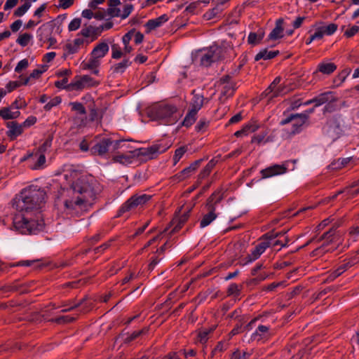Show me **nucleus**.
I'll return each mask as SVG.
<instances>
[{
	"label": "nucleus",
	"mask_w": 359,
	"mask_h": 359,
	"mask_svg": "<svg viewBox=\"0 0 359 359\" xmlns=\"http://www.w3.org/2000/svg\"><path fill=\"white\" fill-rule=\"evenodd\" d=\"M81 25V19L76 18L73 19L68 25V29L69 32L77 30Z\"/></svg>",
	"instance_id": "nucleus-56"
},
{
	"label": "nucleus",
	"mask_w": 359,
	"mask_h": 359,
	"mask_svg": "<svg viewBox=\"0 0 359 359\" xmlns=\"http://www.w3.org/2000/svg\"><path fill=\"white\" fill-rule=\"evenodd\" d=\"M29 66V61L27 59H23L20 60L15 68V72L20 73L22 70L27 69Z\"/></svg>",
	"instance_id": "nucleus-59"
},
{
	"label": "nucleus",
	"mask_w": 359,
	"mask_h": 359,
	"mask_svg": "<svg viewBox=\"0 0 359 359\" xmlns=\"http://www.w3.org/2000/svg\"><path fill=\"white\" fill-rule=\"evenodd\" d=\"M337 65L333 62H323L318 65L317 69L313 74L320 72L323 74L330 75L332 74L337 69Z\"/></svg>",
	"instance_id": "nucleus-26"
},
{
	"label": "nucleus",
	"mask_w": 359,
	"mask_h": 359,
	"mask_svg": "<svg viewBox=\"0 0 359 359\" xmlns=\"http://www.w3.org/2000/svg\"><path fill=\"white\" fill-rule=\"evenodd\" d=\"M131 64L132 62H130L129 59H123L121 62L115 64L111 69L114 73L122 74Z\"/></svg>",
	"instance_id": "nucleus-36"
},
{
	"label": "nucleus",
	"mask_w": 359,
	"mask_h": 359,
	"mask_svg": "<svg viewBox=\"0 0 359 359\" xmlns=\"http://www.w3.org/2000/svg\"><path fill=\"white\" fill-rule=\"evenodd\" d=\"M191 94L193 97L190 103V109H195V111H198L203 106L205 98L203 95L196 93V90H193Z\"/></svg>",
	"instance_id": "nucleus-27"
},
{
	"label": "nucleus",
	"mask_w": 359,
	"mask_h": 359,
	"mask_svg": "<svg viewBox=\"0 0 359 359\" xmlns=\"http://www.w3.org/2000/svg\"><path fill=\"white\" fill-rule=\"evenodd\" d=\"M32 39V34L29 33H24L18 36V38L16 40V42L20 46L25 47L28 45Z\"/></svg>",
	"instance_id": "nucleus-44"
},
{
	"label": "nucleus",
	"mask_w": 359,
	"mask_h": 359,
	"mask_svg": "<svg viewBox=\"0 0 359 359\" xmlns=\"http://www.w3.org/2000/svg\"><path fill=\"white\" fill-rule=\"evenodd\" d=\"M95 139V144L90 149V153L95 156H103L109 151L111 138L97 136Z\"/></svg>",
	"instance_id": "nucleus-10"
},
{
	"label": "nucleus",
	"mask_w": 359,
	"mask_h": 359,
	"mask_svg": "<svg viewBox=\"0 0 359 359\" xmlns=\"http://www.w3.org/2000/svg\"><path fill=\"white\" fill-rule=\"evenodd\" d=\"M226 348H227V344L226 342L219 341L217 344V345L215 346V347L213 348V350L212 351L211 357H213V355L217 352H222L224 350H226Z\"/></svg>",
	"instance_id": "nucleus-58"
},
{
	"label": "nucleus",
	"mask_w": 359,
	"mask_h": 359,
	"mask_svg": "<svg viewBox=\"0 0 359 359\" xmlns=\"http://www.w3.org/2000/svg\"><path fill=\"white\" fill-rule=\"evenodd\" d=\"M340 235L337 231V226H333L330 229L329 231L325 232L318 239V242L325 241L323 244H325V247L329 245L330 243L336 242L339 240Z\"/></svg>",
	"instance_id": "nucleus-16"
},
{
	"label": "nucleus",
	"mask_w": 359,
	"mask_h": 359,
	"mask_svg": "<svg viewBox=\"0 0 359 359\" xmlns=\"http://www.w3.org/2000/svg\"><path fill=\"white\" fill-rule=\"evenodd\" d=\"M269 326L259 325L255 332L251 336L252 340L260 341L270 337Z\"/></svg>",
	"instance_id": "nucleus-22"
},
{
	"label": "nucleus",
	"mask_w": 359,
	"mask_h": 359,
	"mask_svg": "<svg viewBox=\"0 0 359 359\" xmlns=\"http://www.w3.org/2000/svg\"><path fill=\"white\" fill-rule=\"evenodd\" d=\"M271 245L268 241H260L251 250V252L239 262V264L245 266L251 263L260 257L265 250Z\"/></svg>",
	"instance_id": "nucleus-9"
},
{
	"label": "nucleus",
	"mask_w": 359,
	"mask_h": 359,
	"mask_svg": "<svg viewBox=\"0 0 359 359\" xmlns=\"http://www.w3.org/2000/svg\"><path fill=\"white\" fill-rule=\"evenodd\" d=\"M136 158L133 151H130L126 154H117L113 157V161L116 163L121 164H130L133 163V160Z\"/></svg>",
	"instance_id": "nucleus-28"
},
{
	"label": "nucleus",
	"mask_w": 359,
	"mask_h": 359,
	"mask_svg": "<svg viewBox=\"0 0 359 359\" xmlns=\"http://www.w3.org/2000/svg\"><path fill=\"white\" fill-rule=\"evenodd\" d=\"M355 188V189H353V188H351L350 185L342 189L346 193V198H353L359 194V187H356Z\"/></svg>",
	"instance_id": "nucleus-50"
},
{
	"label": "nucleus",
	"mask_w": 359,
	"mask_h": 359,
	"mask_svg": "<svg viewBox=\"0 0 359 359\" xmlns=\"http://www.w3.org/2000/svg\"><path fill=\"white\" fill-rule=\"evenodd\" d=\"M283 18H279L276 22L275 27L269 35V39L277 40L283 37Z\"/></svg>",
	"instance_id": "nucleus-20"
},
{
	"label": "nucleus",
	"mask_w": 359,
	"mask_h": 359,
	"mask_svg": "<svg viewBox=\"0 0 359 359\" xmlns=\"http://www.w3.org/2000/svg\"><path fill=\"white\" fill-rule=\"evenodd\" d=\"M70 104L72 107V109L73 111L78 112L81 115H84L86 114V108L81 102H71Z\"/></svg>",
	"instance_id": "nucleus-54"
},
{
	"label": "nucleus",
	"mask_w": 359,
	"mask_h": 359,
	"mask_svg": "<svg viewBox=\"0 0 359 359\" xmlns=\"http://www.w3.org/2000/svg\"><path fill=\"white\" fill-rule=\"evenodd\" d=\"M187 147L186 146H182L179 148H177L175 151L173 156V162L174 165H175L181 159V158L184 156V154L187 152Z\"/></svg>",
	"instance_id": "nucleus-43"
},
{
	"label": "nucleus",
	"mask_w": 359,
	"mask_h": 359,
	"mask_svg": "<svg viewBox=\"0 0 359 359\" xmlns=\"http://www.w3.org/2000/svg\"><path fill=\"white\" fill-rule=\"evenodd\" d=\"M62 102V99L59 96H56L51 99L44 106L43 109L45 111H50L53 107L57 106Z\"/></svg>",
	"instance_id": "nucleus-51"
},
{
	"label": "nucleus",
	"mask_w": 359,
	"mask_h": 359,
	"mask_svg": "<svg viewBox=\"0 0 359 359\" xmlns=\"http://www.w3.org/2000/svg\"><path fill=\"white\" fill-rule=\"evenodd\" d=\"M264 37V34H257L256 32H250L248 37V42L252 45L259 44Z\"/></svg>",
	"instance_id": "nucleus-42"
},
{
	"label": "nucleus",
	"mask_w": 359,
	"mask_h": 359,
	"mask_svg": "<svg viewBox=\"0 0 359 359\" xmlns=\"http://www.w3.org/2000/svg\"><path fill=\"white\" fill-rule=\"evenodd\" d=\"M191 208H187L184 212L180 215L177 218L173 219V222L176 223V225L173 228L172 231L176 232L180 230L184 224L187 222L188 219L190 217V212L191 211Z\"/></svg>",
	"instance_id": "nucleus-23"
},
{
	"label": "nucleus",
	"mask_w": 359,
	"mask_h": 359,
	"mask_svg": "<svg viewBox=\"0 0 359 359\" xmlns=\"http://www.w3.org/2000/svg\"><path fill=\"white\" fill-rule=\"evenodd\" d=\"M177 111L174 105L160 104L150 107L147 114L152 120L159 121L165 125H172L177 121Z\"/></svg>",
	"instance_id": "nucleus-3"
},
{
	"label": "nucleus",
	"mask_w": 359,
	"mask_h": 359,
	"mask_svg": "<svg viewBox=\"0 0 359 359\" xmlns=\"http://www.w3.org/2000/svg\"><path fill=\"white\" fill-rule=\"evenodd\" d=\"M203 161V159L201 158L194 161L189 166L184 168L182 171L176 174L174 177L180 182L186 180L196 172V170L201 166Z\"/></svg>",
	"instance_id": "nucleus-13"
},
{
	"label": "nucleus",
	"mask_w": 359,
	"mask_h": 359,
	"mask_svg": "<svg viewBox=\"0 0 359 359\" xmlns=\"http://www.w3.org/2000/svg\"><path fill=\"white\" fill-rule=\"evenodd\" d=\"M259 128V125L257 123V121L251 120L249 123L244 125L241 130H237L234 133V135L237 137L245 136L250 133L257 131Z\"/></svg>",
	"instance_id": "nucleus-18"
},
{
	"label": "nucleus",
	"mask_w": 359,
	"mask_h": 359,
	"mask_svg": "<svg viewBox=\"0 0 359 359\" xmlns=\"http://www.w3.org/2000/svg\"><path fill=\"white\" fill-rule=\"evenodd\" d=\"M236 88V83L235 82L225 84L222 90V95L227 97H231L233 95Z\"/></svg>",
	"instance_id": "nucleus-39"
},
{
	"label": "nucleus",
	"mask_w": 359,
	"mask_h": 359,
	"mask_svg": "<svg viewBox=\"0 0 359 359\" xmlns=\"http://www.w3.org/2000/svg\"><path fill=\"white\" fill-rule=\"evenodd\" d=\"M197 113L195 109H189L182 121V126L187 128L192 126L196 120Z\"/></svg>",
	"instance_id": "nucleus-33"
},
{
	"label": "nucleus",
	"mask_w": 359,
	"mask_h": 359,
	"mask_svg": "<svg viewBox=\"0 0 359 359\" xmlns=\"http://www.w3.org/2000/svg\"><path fill=\"white\" fill-rule=\"evenodd\" d=\"M344 121L342 116L336 114L327 118L323 128V132L325 136L334 141L344 134Z\"/></svg>",
	"instance_id": "nucleus-4"
},
{
	"label": "nucleus",
	"mask_w": 359,
	"mask_h": 359,
	"mask_svg": "<svg viewBox=\"0 0 359 359\" xmlns=\"http://www.w3.org/2000/svg\"><path fill=\"white\" fill-rule=\"evenodd\" d=\"M54 27L53 21H50L42 25L38 29L41 33L39 34V40L42 41L44 39L49 42V46L54 45L56 43V39L50 36Z\"/></svg>",
	"instance_id": "nucleus-12"
},
{
	"label": "nucleus",
	"mask_w": 359,
	"mask_h": 359,
	"mask_svg": "<svg viewBox=\"0 0 359 359\" xmlns=\"http://www.w3.org/2000/svg\"><path fill=\"white\" fill-rule=\"evenodd\" d=\"M339 100L335 93L332 91H327L320 93L318 96L313 98V101L315 102L314 107H319L324 104H327L329 101Z\"/></svg>",
	"instance_id": "nucleus-17"
},
{
	"label": "nucleus",
	"mask_w": 359,
	"mask_h": 359,
	"mask_svg": "<svg viewBox=\"0 0 359 359\" xmlns=\"http://www.w3.org/2000/svg\"><path fill=\"white\" fill-rule=\"evenodd\" d=\"M222 9L219 6H216L211 10H209L204 14V17L207 20H212L215 18H219L222 15Z\"/></svg>",
	"instance_id": "nucleus-40"
},
{
	"label": "nucleus",
	"mask_w": 359,
	"mask_h": 359,
	"mask_svg": "<svg viewBox=\"0 0 359 359\" xmlns=\"http://www.w3.org/2000/svg\"><path fill=\"white\" fill-rule=\"evenodd\" d=\"M52 139L48 138L46 140V141L36 150V151L39 153H43L45 154L46 150L50 147L51 146Z\"/></svg>",
	"instance_id": "nucleus-62"
},
{
	"label": "nucleus",
	"mask_w": 359,
	"mask_h": 359,
	"mask_svg": "<svg viewBox=\"0 0 359 359\" xmlns=\"http://www.w3.org/2000/svg\"><path fill=\"white\" fill-rule=\"evenodd\" d=\"M217 163V161L215 158H212L207 163L204 168L198 175L196 186H198L201 183L202 180L210 174L212 169L215 167Z\"/></svg>",
	"instance_id": "nucleus-21"
},
{
	"label": "nucleus",
	"mask_w": 359,
	"mask_h": 359,
	"mask_svg": "<svg viewBox=\"0 0 359 359\" xmlns=\"http://www.w3.org/2000/svg\"><path fill=\"white\" fill-rule=\"evenodd\" d=\"M76 320V318L70 316H62L55 319H52V322H55L57 324H67L70 323Z\"/></svg>",
	"instance_id": "nucleus-46"
},
{
	"label": "nucleus",
	"mask_w": 359,
	"mask_h": 359,
	"mask_svg": "<svg viewBox=\"0 0 359 359\" xmlns=\"http://www.w3.org/2000/svg\"><path fill=\"white\" fill-rule=\"evenodd\" d=\"M12 108L3 107L0 109V116L4 120L15 119L20 116V112L19 111H12Z\"/></svg>",
	"instance_id": "nucleus-31"
},
{
	"label": "nucleus",
	"mask_w": 359,
	"mask_h": 359,
	"mask_svg": "<svg viewBox=\"0 0 359 359\" xmlns=\"http://www.w3.org/2000/svg\"><path fill=\"white\" fill-rule=\"evenodd\" d=\"M30 6H31L30 2H28V1L25 2L23 5L18 7L15 11L14 15L18 16V17L22 16L27 11V10L30 8Z\"/></svg>",
	"instance_id": "nucleus-53"
},
{
	"label": "nucleus",
	"mask_w": 359,
	"mask_h": 359,
	"mask_svg": "<svg viewBox=\"0 0 359 359\" xmlns=\"http://www.w3.org/2000/svg\"><path fill=\"white\" fill-rule=\"evenodd\" d=\"M70 189L73 194L77 196L65 201V206L69 210H86L93 204L100 191L97 182L92 176L86 175L81 176L74 181Z\"/></svg>",
	"instance_id": "nucleus-2"
},
{
	"label": "nucleus",
	"mask_w": 359,
	"mask_h": 359,
	"mask_svg": "<svg viewBox=\"0 0 359 359\" xmlns=\"http://www.w3.org/2000/svg\"><path fill=\"white\" fill-rule=\"evenodd\" d=\"M323 31V33L325 35H332L333 34L338 28V25L335 23H330L327 26H323L320 27Z\"/></svg>",
	"instance_id": "nucleus-52"
},
{
	"label": "nucleus",
	"mask_w": 359,
	"mask_h": 359,
	"mask_svg": "<svg viewBox=\"0 0 359 359\" xmlns=\"http://www.w3.org/2000/svg\"><path fill=\"white\" fill-rule=\"evenodd\" d=\"M209 123L210 122L208 121H207L206 118H201L195 127L196 130L199 132V131L206 129L209 126Z\"/></svg>",
	"instance_id": "nucleus-60"
},
{
	"label": "nucleus",
	"mask_w": 359,
	"mask_h": 359,
	"mask_svg": "<svg viewBox=\"0 0 359 359\" xmlns=\"http://www.w3.org/2000/svg\"><path fill=\"white\" fill-rule=\"evenodd\" d=\"M83 83L84 85V88L95 87L99 85V82L96 81L93 78L88 75H83Z\"/></svg>",
	"instance_id": "nucleus-47"
},
{
	"label": "nucleus",
	"mask_w": 359,
	"mask_h": 359,
	"mask_svg": "<svg viewBox=\"0 0 359 359\" xmlns=\"http://www.w3.org/2000/svg\"><path fill=\"white\" fill-rule=\"evenodd\" d=\"M6 125L8 128V130L6 132V135L11 141L15 140L23 133L22 125L18 123L17 121H8Z\"/></svg>",
	"instance_id": "nucleus-15"
},
{
	"label": "nucleus",
	"mask_w": 359,
	"mask_h": 359,
	"mask_svg": "<svg viewBox=\"0 0 359 359\" xmlns=\"http://www.w3.org/2000/svg\"><path fill=\"white\" fill-rule=\"evenodd\" d=\"M245 323L243 318H241L239 319L238 322L236 323V325L234 326V327L232 329V330L229 332V335L231 337L235 336L239 333H241L244 331L243 325Z\"/></svg>",
	"instance_id": "nucleus-48"
},
{
	"label": "nucleus",
	"mask_w": 359,
	"mask_h": 359,
	"mask_svg": "<svg viewBox=\"0 0 359 359\" xmlns=\"http://www.w3.org/2000/svg\"><path fill=\"white\" fill-rule=\"evenodd\" d=\"M223 199V194L221 190L214 191L207 199L205 208L208 213L205 214L200 221V227L205 228L213 222L217 217L215 213L216 206Z\"/></svg>",
	"instance_id": "nucleus-5"
},
{
	"label": "nucleus",
	"mask_w": 359,
	"mask_h": 359,
	"mask_svg": "<svg viewBox=\"0 0 359 359\" xmlns=\"http://www.w3.org/2000/svg\"><path fill=\"white\" fill-rule=\"evenodd\" d=\"M348 72L346 70L341 71L334 79V83L337 86L341 85L348 76Z\"/></svg>",
	"instance_id": "nucleus-57"
},
{
	"label": "nucleus",
	"mask_w": 359,
	"mask_h": 359,
	"mask_svg": "<svg viewBox=\"0 0 359 359\" xmlns=\"http://www.w3.org/2000/svg\"><path fill=\"white\" fill-rule=\"evenodd\" d=\"M280 54L279 50H268L267 48L261 50L255 57V61L260 60H270L276 57Z\"/></svg>",
	"instance_id": "nucleus-29"
},
{
	"label": "nucleus",
	"mask_w": 359,
	"mask_h": 359,
	"mask_svg": "<svg viewBox=\"0 0 359 359\" xmlns=\"http://www.w3.org/2000/svg\"><path fill=\"white\" fill-rule=\"evenodd\" d=\"M250 354L246 352L241 353L239 350H236L232 353L231 359H247Z\"/></svg>",
	"instance_id": "nucleus-64"
},
{
	"label": "nucleus",
	"mask_w": 359,
	"mask_h": 359,
	"mask_svg": "<svg viewBox=\"0 0 359 359\" xmlns=\"http://www.w3.org/2000/svg\"><path fill=\"white\" fill-rule=\"evenodd\" d=\"M168 20V17L166 14H163L158 18L149 20L146 24V32L149 33L151 31L160 27L163 23Z\"/></svg>",
	"instance_id": "nucleus-19"
},
{
	"label": "nucleus",
	"mask_w": 359,
	"mask_h": 359,
	"mask_svg": "<svg viewBox=\"0 0 359 359\" xmlns=\"http://www.w3.org/2000/svg\"><path fill=\"white\" fill-rule=\"evenodd\" d=\"M286 163L287 162L281 165L274 164L264 169H262L260 171L262 178L266 179L286 173L288 170Z\"/></svg>",
	"instance_id": "nucleus-11"
},
{
	"label": "nucleus",
	"mask_w": 359,
	"mask_h": 359,
	"mask_svg": "<svg viewBox=\"0 0 359 359\" xmlns=\"http://www.w3.org/2000/svg\"><path fill=\"white\" fill-rule=\"evenodd\" d=\"M84 89L83 76H76L74 79L68 84L67 90H81Z\"/></svg>",
	"instance_id": "nucleus-34"
},
{
	"label": "nucleus",
	"mask_w": 359,
	"mask_h": 359,
	"mask_svg": "<svg viewBox=\"0 0 359 359\" xmlns=\"http://www.w3.org/2000/svg\"><path fill=\"white\" fill-rule=\"evenodd\" d=\"M21 86V81H9L6 86V88L7 89L6 92L7 93H11L12 91H13L14 90H15L17 88Z\"/></svg>",
	"instance_id": "nucleus-63"
},
{
	"label": "nucleus",
	"mask_w": 359,
	"mask_h": 359,
	"mask_svg": "<svg viewBox=\"0 0 359 359\" xmlns=\"http://www.w3.org/2000/svg\"><path fill=\"white\" fill-rule=\"evenodd\" d=\"M166 149L161 147V144H155L147 148H139L133 150V153L136 158L141 161H147L156 158L158 155L165 152Z\"/></svg>",
	"instance_id": "nucleus-8"
},
{
	"label": "nucleus",
	"mask_w": 359,
	"mask_h": 359,
	"mask_svg": "<svg viewBox=\"0 0 359 359\" xmlns=\"http://www.w3.org/2000/svg\"><path fill=\"white\" fill-rule=\"evenodd\" d=\"M308 118V115L305 114H299V117L292 121V130L290 133L292 135L299 133L302 130V127Z\"/></svg>",
	"instance_id": "nucleus-24"
},
{
	"label": "nucleus",
	"mask_w": 359,
	"mask_h": 359,
	"mask_svg": "<svg viewBox=\"0 0 359 359\" xmlns=\"http://www.w3.org/2000/svg\"><path fill=\"white\" fill-rule=\"evenodd\" d=\"M148 332H149V328L147 327H144L140 330L134 331L132 334H129L126 338H124L123 344H129L133 341L137 339L140 336L147 334L148 333Z\"/></svg>",
	"instance_id": "nucleus-32"
},
{
	"label": "nucleus",
	"mask_w": 359,
	"mask_h": 359,
	"mask_svg": "<svg viewBox=\"0 0 359 359\" xmlns=\"http://www.w3.org/2000/svg\"><path fill=\"white\" fill-rule=\"evenodd\" d=\"M46 192L41 189L29 187L23 189L14 199L13 207L20 212L13 219L15 228L22 234H36L44 228L43 219H34L28 213L41 208L45 203Z\"/></svg>",
	"instance_id": "nucleus-1"
},
{
	"label": "nucleus",
	"mask_w": 359,
	"mask_h": 359,
	"mask_svg": "<svg viewBox=\"0 0 359 359\" xmlns=\"http://www.w3.org/2000/svg\"><path fill=\"white\" fill-rule=\"evenodd\" d=\"M354 262L353 260L344 261V263L341 264L335 270L332 271L327 278L324 281L325 283H330L335 280L339 276H341L343 273L350 269L351 266L354 265Z\"/></svg>",
	"instance_id": "nucleus-14"
},
{
	"label": "nucleus",
	"mask_w": 359,
	"mask_h": 359,
	"mask_svg": "<svg viewBox=\"0 0 359 359\" xmlns=\"http://www.w3.org/2000/svg\"><path fill=\"white\" fill-rule=\"evenodd\" d=\"M100 60L97 58L91 56V57L86 62H83V68L85 69H90L93 71L94 74L97 75L99 73V70L97 67L100 66Z\"/></svg>",
	"instance_id": "nucleus-30"
},
{
	"label": "nucleus",
	"mask_w": 359,
	"mask_h": 359,
	"mask_svg": "<svg viewBox=\"0 0 359 359\" xmlns=\"http://www.w3.org/2000/svg\"><path fill=\"white\" fill-rule=\"evenodd\" d=\"M278 237V235H277L276 231L273 230V231H269V232L266 233L265 234H264L260 238L259 240H260V241H268L269 243H271V241H272Z\"/></svg>",
	"instance_id": "nucleus-55"
},
{
	"label": "nucleus",
	"mask_w": 359,
	"mask_h": 359,
	"mask_svg": "<svg viewBox=\"0 0 359 359\" xmlns=\"http://www.w3.org/2000/svg\"><path fill=\"white\" fill-rule=\"evenodd\" d=\"M34 156L32 160L35 161L34 165L32 166V169L37 170L41 168L43 164L46 163V156L43 153H39L37 151H34Z\"/></svg>",
	"instance_id": "nucleus-37"
},
{
	"label": "nucleus",
	"mask_w": 359,
	"mask_h": 359,
	"mask_svg": "<svg viewBox=\"0 0 359 359\" xmlns=\"http://www.w3.org/2000/svg\"><path fill=\"white\" fill-rule=\"evenodd\" d=\"M338 100L329 101L324 107V112L331 113L336 110L337 105V102Z\"/></svg>",
	"instance_id": "nucleus-61"
},
{
	"label": "nucleus",
	"mask_w": 359,
	"mask_h": 359,
	"mask_svg": "<svg viewBox=\"0 0 359 359\" xmlns=\"http://www.w3.org/2000/svg\"><path fill=\"white\" fill-rule=\"evenodd\" d=\"M216 329V325H212L209 328H203L198 331V338L201 344H205L208 339V335Z\"/></svg>",
	"instance_id": "nucleus-35"
},
{
	"label": "nucleus",
	"mask_w": 359,
	"mask_h": 359,
	"mask_svg": "<svg viewBox=\"0 0 359 359\" xmlns=\"http://www.w3.org/2000/svg\"><path fill=\"white\" fill-rule=\"evenodd\" d=\"M241 286L239 287L236 283H231L226 291L227 296L234 295L238 297L241 294Z\"/></svg>",
	"instance_id": "nucleus-45"
},
{
	"label": "nucleus",
	"mask_w": 359,
	"mask_h": 359,
	"mask_svg": "<svg viewBox=\"0 0 359 359\" xmlns=\"http://www.w3.org/2000/svg\"><path fill=\"white\" fill-rule=\"evenodd\" d=\"M123 54V53L118 44L114 43L111 45V57L113 59H120L122 57Z\"/></svg>",
	"instance_id": "nucleus-49"
},
{
	"label": "nucleus",
	"mask_w": 359,
	"mask_h": 359,
	"mask_svg": "<svg viewBox=\"0 0 359 359\" xmlns=\"http://www.w3.org/2000/svg\"><path fill=\"white\" fill-rule=\"evenodd\" d=\"M269 276L266 272H262L258 274L255 278L247 280L245 283L248 286L256 285L261 281L264 280Z\"/></svg>",
	"instance_id": "nucleus-41"
},
{
	"label": "nucleus",
	"mask_w": 359,
	"mask_h": 359,
	"mask_svg": "<svg viewBox=\"0 0 359 359\" xmlns=\"http://www.w3.org/2000/svg\"><path fill=\"white\" fill-rule=\"evenodd\" d=\"M151 198V196L145 194L132 196L121 206L118 211L117 217H121L123 213L129 212L139 205H144Z\"/></svg>",
	"instance_id": "nucleus-7"
},
{
	"label": "nucleus",
	"mask_w": 359,
	"mask_h": 359,
	"mask_svg": "<svg viewBox=\"0 0 359 359\" xmlns=\"http://www.w3.org/2000/svg\"><path fill=\"white\" fill-rule=\"evenodd\" d=\"M349 162V158H338L332 161L329 165V168L333 170H338L345 167Z\"/></svg>",
	"instance_id": "nucleus-38"
},
{
	"label": "nucleus",
	"mask_w": 359,
	"mask_h": 359,
	"mask_svg": "<svg viewBox=\"0 0 359 359\" xmlns=\"http://www.w3.org/2000/svg\"><path fill=\"white\" fill-rule=\"evenodd\" d=\"M225 48L217 46H210L208 49L202 53L200 59V64L204 67H209L214 62L224 60L225 58Z\"/></svg>",
	"instance_id": "nucleus-6"
},
{
	"label": "nucleus",
	"mask_w": 359,
	"mask_h": 359,
	"mask_svg": "<svg viewBox=\"0 0 359 359\" xmlns=\"http://www.w3.org/2000/svg\"><path fill=\"white\" fill-rule=\"evenodd\" d=\"M109 50V46L106 42L99 43L92 50L91 56L100 60L107 54Z\"/></svg>",
	"instance_id": "nucleus-25"
}]
</instances>
